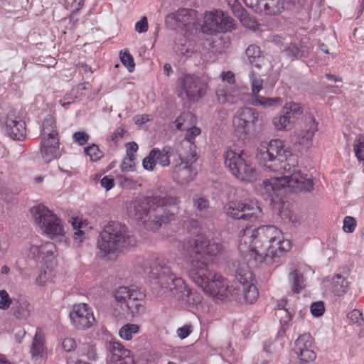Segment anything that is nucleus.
Here are the masks:
<instances>
[{
	"instance_id": "nucleus-1",
	"label": "nucleus",
	"mask_w": 364,
	"mask_h": 364,
	"mask_svg": "<svg viewBox=\"0 0 364 364\" xmlns=\"http://www.w3.org/2000/svg\"><path fill=\"white\" fill-rule=\"evenodd\" d=\"M257 157L267 168L282 175L263 181L261 193L266 199L269 198L272 202L281 199L287 188L295 192H310L314 189L312 177L303 174L296 166V157L283 141L274 139L268 144H261Z\"/></svg>"
},
{
	"instance_id": "nucleus-2",
	"label": "nucleus",
	"mask_w": 364,
	"mask_h": 364,
	"mask_svg": "<svg viewBox=\"0 0 364 364\" xmlns=\"http://www.w3.org/2000/svg\"><path fill=\"white\" fill-rule=\"evenodd\" d=\"M178 202V198L168 195L143 197L134 201L129 213L134 219L143 220L146 229L156 231L175 220Z\"/></svg>"
},
{
	"instance_id": "nucleus-3",
	"label": "nucleus",
	"mask_w": 364,
	"mask_h": 364,
	"mask_svg": "<svg viewBox=\"0 0 364 364\" xmlns=\"http://www.w3.org/2000/svg\"><path fill=\"white\" fill-rule=\"evenodd\" d=\"M235 282L229 287L227 280L220 274L213 273L202 289L213 297L223 299L231 294L235 300L243 304L255 302L259 296L257 288L252 282V274L245 263L238 264L235 271Z\"/></svg>"
},
{
	"instance_id": "nucleus-4",
	"label": "nucleus",
	"mask_w": 364,
	"mask_h": 364,
	"mask_svg": "<svg viewBox=\"0 0 364 364\" xmlns=\"http://www.w3.org/2000/svg\"><path fill=\"white\" fill-rule=\"evenodd\" d=\"M149 267L144 270L151 278L157 279L161 294H168L181 303L195 306L201 302L202 297L197 292H193L184 281L172 272L171 262L164 259H156L152 262H146Z\"/></svg>"
},
{
	"instance_id": "nucleus-5",
	"label": "nucleus",
	"mask_w": 364,
	"mask_h": 364,
	"mask_svg": "<svg viewBox=\"0 0 364 364\" xmlns=\"http://www.w3.org/2000/svg\"><path fill=\"white\" fill-rule=\"evenodd\" d=\"M258 245L257 250L259 258L256 260L266 263L276 262L279 255L291 248L289 240H283L282 234L274 225H262L256 228Z\"/></svg>"
},
{
	"instance_id": "nucleus-6",
	"label": "nucleus",
	"mask_w": 364,
	"mask_h": 364,
	"mask_svg": "<svg viewBox=\"0 0 364 364\" xmlns=\"http://www.w3.org/2000/svg\"><path fill=\"white\" fill-rule=\"evenodd\" d=\"M134 243L135 239L130 235L126 225L111 221L100 232L97 245L100 251L107 255L121 252Z\"/></svg>"
},
{
	"instance_id": "nucleus-7",
	"label": "nucleus",
	"mask_w": 364,
	"mask_h": 364,
	"mask_svg": "<svg viewBox=\"0 0 364 364\" xmlns=\"http://www.w3.org/2000/svg\"><path fill=\"white\" fill-rule=\"evenodd\" d=\"M114 301L127 315L134 316L143 309L145 293L140 288L121 286L113 293Z\"/></svg>"
},
{
	"instance_id": "nucleus-8",
	"label": "nucleus",
	"mask_w": 364,
	"mask_h": 364,
	"mask_svg": "<svg viewBox=\"0 0 364 364\" xmlns=\"http://www.w3.org/2000/svg\"><path fill=\"white\" fill-rule=\"evenodd\" d=\"M223 157L225 166L237 179L245 182H252L257 179L255 168L242 151L238 153L229 149L224 153Z\"/></svg>"
},
{
	"instance_id": "nucleus-9",
	"label": "nucleus",
	"mask_w": 364,
	"mask_h": 364,
	"mask_svg": "<svg viewBox=\"0 0 364 364\" xmlns=\"http://www.w3.org/2000/svg\"><path fill=\"white\" fill-rule=\"evenodd\" d=\"M223 157L225 166L237 179L245 182H252L257 179L255 168L242 151L238 153L229 149L224 153Z\"/></svg>"
},
{
	"instance_id": "nucleus-10",
	"label": "nucleus",
	"mask_w": 364,
	"mask_h": 364,
	"mask_svg": "<svg viewBox=\"0 0 364 364\" xmlns=\"http://www.w3.org/2000/svg\"><path fill=\"white\" fill-rule=\"evenodd\" d=\"M40 150L42 159L46 163H50L60 156L55 119L51 115L46 116L42 124Z\"/></svg>"
},
{
	"instance_id": "nucleus-11",
	"label": "nucleus",
	"mask_w": 364,
	"mask_h": 364,
	"mask_svg": "<svg viewBox=\"0 0 364 364\" xmlns=\"http://www.w3.org/2000/svg\"><path fill=\"white\" fill-rule=\"evenodd\" d=\"M30 212L41 230L50 237L64 235L61 220L43 205L31 208Z\"/></svg>"
},
{
	"instance_id": "nucleus-12",
	"label": "nucleus",
	"mask_w": 364,
	"mask_h": 364,
	"mask_svg": "<svg viewBox=\"0 0 364 364\" xmlns=\"http://www.w3.org/2000/svg\"><path fill=\"white\" fill-rule=\"evenodd\" d=\"M233 28V19L219 10L205 13L200 26L201 31L207 35L231 31Z\"/></svg>"
},
{
	"instance_id": "nucleus-13",
	"label": "nucleus",
	"mask_w": 364,
	"mask_h": 364,
	"mask_svg": "<svg viewBox=\"0 0 364 364\" xmlns=\"http://www.w3.org/2000/svg\"><path fill=\"white\" fill-rule=\"evenodd\" d=\"M180 87L179 96L193 102L202 98L207 91V84L200 77L191 75H185L181 80Z\"/></svg>"
},
{
	"instance_id": "nucleus-14",
	"label": "nucleus",
	"mask_w": 364,
	"mask_h": 364,
	"mask_svg": "<svg viewBox=\"0 0 364 364\" xmlns=\"http://www.w3.org/2000/svg\"><path fill=\"white\" fill-rule=\"evenodd\" d=\"M188 252L196 257L207 261V256H216L223 250L220 242L208 240L203 235H197L193 241L188 242Z\"/></svg>"
},
{
	"instance_id": "nucleus-15",
	"label": "nucleus",
	"mask_w": 364,
	"mask_h": 364,
	"mask_svg": "<svg viewBox=\"0 0 364 364\" xmlns=\"http://www.w3.org/2000/svg\"><path fill=\"white\" fill-rule=\"evenodd\" d=\"M190 255V260L188 264V275L196 285L201 289L204 284L211 279L213 272L209 269L208 262L205 259Z\"/></svg>"
},
{
	"instance_id": "nucleus-16",
	"label": "nucleus",
	"mask_w": 364,
	"mask_h": 364,
	"mask_svg": "<svg viewBox=\"0 0 364 364\" xmlns=\"http://www.w3.org/2000/svg\"><path fill=\"white\" fill-rule=\"evenodd\" d=\"M249 78L251 85L252 100L251 102L253 106H260L262 108L279 107L282 104V99L279 97H266L259 95V92L263 88V80L257 77L254 72H250Z\"/></svg>"
},
{
	"instance_id": "nucleus-17",
	"label": "nucleus",
	"mask_w": 364,
	"mask_h": 364,
	"mask_svg": "<svg viewBox=\"0 0 364 364\" xmlns=\"http://www.w3.org/2000/svg\"><path fill=\"white\" fill-rule=\"evenodd\" d=\"M259 121V113L253 108L240 109L233 119V126L239 134H247L253 131Z\"/></svg>"
},
{
	"instance_id": "nucleus-18",
	"label": "nucleus",
	"mask_w": 364,
	"mask_h": 364,
	"mask_svg": "<svg viewBox=\"0 0 364 364\" xmlns=\"http://www.w3.org/2000/svg\"><path fill=\"white\" fill-rule=\"evenodd\" d=\"M166 23L172 29L184 28L189 31L196 28V12L189 9H178L176 12L166 16Z\"/></svg>"
},
{
	"instance_id": "nucleus-19",
	"label": "nucleus",
	"mask_w": 364,
	"mask_h": 364,
	"mask_svg": "<svg viewBox=\"0 0 364 364\" xmlns=\"http://www.w3.org/2000/svg\"><path fill=\"white\" fill-rule=\"evenodd\" d=\"M245 4L257 14L277 16L285 10L284 0H243Z\"/></svg>"
},
{
	"instance_id": "nucleus-20",
	"label": "nucleus",
	"mask_w": 364,
	"mask_h": 364,
	"mask_svg": "<svg viewBox=\"0 0 364 364\" xmlns=\"http://www.w3.org/2000/svg\"><path fill=\"white\" fill-rule=\"evenodd\" d=\"M70 318L75 328L81 330L90 328L95 321L90 306L85 303L75 305L70 313Z\"/></svg>"
},
{
	"instance_id": "nucleus-21",
	"label": "nucleus",
	"mask_w": 364,
	"mask_h": 364,
	"mask_svg": "<svg viewBox=\"0 0 364 364\" xmlns=\"http://www.w3.org/2000/svg\"><path fill=\"white\" fill-rule=\"evenodd\" d=\"M256 234V228L250 226L241 230L238 235L239 251L244 255H255V259L259 258L257 250L259 249Z\"/></svg>"
},
{
	"instance_id": "nucleus-22",
	"label": "nucleus",
	"mask_w": 364,
	"mask_h": 364,
	"mask_svg": "<svg viewBox=\"0 0 364 364\" xmlns=\"http://www.w3.org/2000/svg\"><path fill=\"white\" fill-rule=\"evenodd\" d=\"M110 364H134L131 352L118 342H110L108 346Z\"/></svg>"
},
{
	"instance_id": "nucleus-23",
	"label": "nucleus",
	"mask_w": 364,
	"mask_h": 364,
	"mask_svg": "<svg viewBox=\"0 0 364 364\" xmlns=\"http://www.w3.org/2000/svg\"><path fill=\"white\" fill-rule=\"evenodd\" d=\"M55 252V245L51 242H46L41 245H33L30 247L31 258L38 262L50 260Z\"/></svg>"
},
{
	"instance_id": "nucleus-24",
	"label": "nucleus",
	"mask_w": 364,
	"mask_h": 364,
	"mask_svg": "<svg viewBox=\"0 0 364 364\" xmlns=\"http://www.w3.org/2000/svg\"><path fill=\"white\" fill-rule=\"evenodd\" d=\"M8 135L14 140L21 141L26 137L25 122L14 115L9 114L6 121Z\"/></svg>"
},
{
	"instance_id": "nucleus-25",
	"label": "nucleus",
	"mask_w": 364,
	"mask_h": 364,
	"mask_svg": "<svg viewBox=\"0 0 364 364\" xmlns=\"http://www.w3.org/2000/svg\"><path fill=\"white\" fill-rule=\"evenodd\" d=\"M306 129L300 132L297 135L296 143L309 148L315 132L317 131V123L313 116L306 118Z\"/></svg>"
},
{
	"instance_id": "nucleus-26",
	"label": "nucleus",
	"mask_w": 364,
	"mask_h": 364,
	"mask_svg": "<svg viewBox=\"0 0 364 364\" xmlns=\"http://www.w3.org/2000/svg\"><path fill=\"white\" fill-rule=\"evenodd\" d=\"M242 203V220L254 222L262 217V211L257 201L245 199Z\"/></svg>"
},
{
	"instance_id": "nucleus-27",
	"label": "nucleus",
	"mask_w": 364,
	"mask_h": 364,
	"mask_svg": "<svg viewBox=\"0 0 364 364\" xmlns=\"http://www.w3.org/2000/svg\"><path fill=\"white\" fill-rule=\"evenodd\" d=\"M196 146L194 143L182 140L176 147V152L182 163L193 164L196 161Z\"/></svg>"
},
{
	"instance_id": "nucleus-28",
	"label": "nucleus",
	"mask_w": 364,
	"mask_h": 364,
	"mask_svg": "<svg viewBox=\"0 0 364 364\" xmlns=\"http://www.w3.org/2000/svg\"><path fill=\"white\" fill-rule=\"evenodd\" d=\"M191 163H182L175 167L174 171L178 182L184 183L193 180L196 172L191 168Z\"/></svg>"
},
{
	"instance_id": "nucleus-29",
	"label": "nucleus",
	"mask_w": 364,
	"mask_h": 364,
	"mask_svg": "<svg viewBox=\"0 0 364 364\" xmlns=\"http://www.w3.org/2000/svg\"><path fill=\"white\" fill-rule=\"evenodd\" d=\"M236 9L237 10L235 16L239 18L245 27L252 30L257 28L259 24L255 17L250 16L242 6H236Z\"/></svg>"
},
{
	"instance_id": "nucleus-30",
	"label": "nucleus",
	"mask_w": 364,
	"mask_h": 364,
	"mask_svg": "<svg viewBox=\"0 0 364 364\" xmlns=\"http://www.w3.org/2000/svg\"><path fill=\"white\" fill-rule=\"evenodd\" d=\"M286 46L283 49L288 55H291L295 58H300L305 56L308 53V48L296 40L294 42L287 43Z\"/></svg>"
},
{
	"instance_id": "nucleus-31",
	"label": "nucleus",
	"mask_w": 364,
	"mask_h": 364,
	"mask_svg": "<svg viewBox=\"0 0 364 364\" xmlns=\"http://www.w3.org/2000/svg\"><path fill=\"white\" fill-rule=\"evenodd\" d=\"M248 62L253 66L260 68L263 62V56L259 46L250 45L245 50Z\"/></svg>"
},
{
	"instance_id": "nucleus-32",
	"label": "nucleus",
	"mask_w": 364,
	"mask_h": 364,
	"mask_svg": "<svg viewBox=\"0 0 364 364\" xmlns=\"http://www.w3.org/2000/svg\"><path fill=\"white\" fill-rule=\"evenodd\" d=\"M349 284V282L344 277L336 274L332 279L331 290L335 295L341 296L347 292Z\"/></svg>"
},
{
	"instance_id": "nucleus-33",
	"label": "nucleus",
	"mask_w": 364,
	"mask_h": 364,
	"mask_svg": "<svg viewBox=\"0 0 364 364\" xmlns=\"http://www.w3.org/2000/svg\"><path fill=\"white\" fill-rule=\"evenodd\" d=\"M288 279L294 293L299 294L305 287L304 277L298 270L291 272Z\"/></svg>"
},
{
	"instance_id": "nucleus-34",
	"label": "nucleus",
	"mask_w": 364,
	"mask_h": 364,
	"mask_svg": "<svg viewBox=\"0 0 364 364\" xmlns=\"http://www.w3.org/2000/svg\"><path fill=\"white\" fill-rule=\"evenodd\" d=\"M152 151H156L154 156L156 164L163 167L168 166L170 164V156L172 154V149L168 146H164L161 150L159 148H154Z\"/></svg>"
},
{
	"instance_id": "nucleus-35",
	"label": "nucleus",
	"mask_w": 364,
	"mask_h": 364,
	"mask_svg": "<svg viewBox=\"0 0 364 364\" xmlns=\"http://www.w3.org/2000/svg\"><path fill=\"white\" fill-rule=\"evenodd\" d=\"M13 315L17 318L26 319L30 315L29 304L27 301H14L11 306Z\"/></svg>"
},
{
	"instance_id": "nucleus-36",
	"label": "nucleus",
	"mask_w": 364,
	"mask_h": 364,
	"mask_svg": "<svg viewBox=\"0 0 364 364\" xmlns=\"http://www.w3.org/2000/svg\"><path fill=\"white\" fill-rule=\"evenodd\" d=\"M306 350H314L313 338L309 333H304L300 336L295 341V353Z\"/></svg>"
},
{
	"instance_id": "nucleus-37",
	"label": "nucleus",
	"mask_w": 364,
	"mask_h": 364,
	"mask_svg": "<svg viewBox=\"0 0 364 364\" xmlns=\"http://www.w3.org/2000/svg\"><path fill=\"white\" fill-rule=\"evenodd\" d=\"M44 335L41 328H38L32 343L31 353L32 357L40 355L43 350Z\"/></svg>"
},
{
	"instance_id": "nucleus-38",
	"label": "nucleus",
	"mask_w": 364,
	"mask_h": 364,
	"mask_svg": "<svg viewBox=\"0 0 364 364\" xmlns=\"http://www.w3.org/2000/svg\"><path fill=\"white\" fill-rule=\"evenodd\" d=\"M242 200L229 202L224 207L225 213L230 218L234 219L242 220Z\"/></svg>"
},
{
	"instance_id": "nucleus-39",
	"label": "nucleus",
	"mask_w": 364,
	"mask_h": 364,
	"mask_svg": "<svg viewBox=\"0 0 364 364\" xmlns=\"http://www.w3.org/2000/svg\"><path fill=\"white\" fill-rule=\"evenodd\" d=\"M77 351L80 355L85 356L90 360H95L97 358L95 346L90 343L80 344Z\"/></svg>"
},
{
	"instance_id": "nucleus-40",
	"label": "nucleus",
	"mask_w": 364,
	"mask_h": 364,
	"mask_svg": "<svg viewBox=\"0 0 364 364\" xmlns=\"http://www.w3.org/2000/svg\"><path fill=\"white\" fill-rule=\"evenodd\" d=\"M139 326L134 323H127L124 325L119 330V336L124 340L129 341L133 336L138 333Z\"/></svg>"
},
{
	"instance_id": "nucleus-41",
	"label": "nucleus",
	"mask_w": 364,
	"mask_h": 364,
	"mask_svg": "<svg viewBox=\"0 0 364 364\" xmlns=\"http://www.w3.org/2000/svg\"><path fill=\"white\" fill-rule=\"evenodd\" d=\"M348 319L350 321L353 325L358 328L360 333L364 331V319L363 318L362 313L357 309H354L350 311L348 315Z\"/></svg>"
},
{
	"instance_id": "nucleus-42",
	"label": "nucleus",
	"mask_w": 364,
	"mask_h": 364,
	"mask_svg": "<svg viewBox=\"0 0 364 364\" xmlns=\"http://www.w3.org/2000/svg\"><path fill=\"white\" fill-rule=\"evenodd\" d=\"M284 109L286 110L285 114L289 116L291 120L301 115L303 113L300 104L294 102H287L284 105Z\"/></svg>"
},
{
	"instance_id": "nucleus-43",
	"label": "nucleus",
	"mask_w": 364,
	"mask_h": 364,
	"mask_svg": "<svg viewBox=\"0 0 364 364\" xmlns=\"http://www.w3.org/2000/svg\"><path fill=\"white\" fill-rule=\"evenodd\" d=\"M353 149L359 161H364V134H358L355 140Z\"/></svg>"
},
{
	"instance_id": "nucleus-44",
	"label": "nucleus",
	"mask_w": 364,
	"mask_h": 364,
	"mask_svg": "<svg viewBox=\"0 0 364 364\" xmlns=\"http://www.w3.org/2000/svg\"><path fill=\"white\" fill-rule=\"evenodd\" d=\"M291 122L292 120L286 114L275 117L272 121L274 127L278 130L288 129Z\"/></svg>"
},
{
	"instance_id": "nucleus-45",
	"label": "nucleus",
	"mask_w": 364,
	"mask_h": 364,
	"mask_svg": "<svg viewBox=\"0 0 364 364\" xmlns=\"http://www.w3.org/2000/svg\"><path fill=\"white\" fill-rule=\"evenodd\" d=\"M299 358V364H314L316 358L314 350H306L295 353Z\"/></svg>"
},
{
	"instance_id": "nucleus-46",
	"label": "nucleus",
	"mask_w": 364,
	"mask_h": 364,
	"mask_svg": "<svg viewBox=\"0 0 364 364\" xmlns=\"http://www.w3.org/2000/svg\"><path fill=\"white\" fill-rule=\"evenodd\" d=\"M119 58L122 63L127 68L129 72H133L135 68V63L129 50L127 49L122 50L119 53Z\"/></svg>"
},
{
	"instance_id": "nucleus-47",
	"label": "nucleus",
	"mask_w": 364,
	"mask_h": 364,
	"mask_svg": "<svg viewBox=\"0 0 364 364\" xmlns=\"http://www.w3.org/2000/svg\"><path fill=\"white\" fill-rule=\"evenodd\" d=\"M193 206L200 213L205 214L209 208V201L203 197H194Z\"/></svg>"
},
{
	"instance_id": "nucleus-48",
	"label": "nucleus",
	"mask_w": 364,
	"mask_h": 364,
	"mask_svg": "<svg viewBox=\"0 0 364 364\" xmlns=\"http://www.w3.org/2000/svg\"><path fill=\"white\" fill-rule=\"evenodd\" d=\"M85 152L90 156L91 161H97L103 156L102 152L100 150L98 146L92 144L84 149Z\"/></svg>"
},
{
	"instance_id": "nucleus-49",
	"label": "nucleus",
	"mask_w": 364,
	"mask_h": 364,
	"mask_svg": "<svg viewBox=\"0 0 364 364\" xmlns=\"http://www.w3.org/2000/svg\"><path fill=\"white\" fill-rule=\"evenodd\" d=\"M78 89L85 90L86 89L85 85L82 84L79 85L76 89H73L69 93H67L63 100H60V103L63 107H65L67 105H70L74 102L75 99L77 97L76 93Z\"/></svg>"
},
{
	"instance_id": "nucleus-50",
	"label": "nucleus",
	"mask_w": 364,
	"mask_h": 364,
	"mask_svg": "<svg viewBox=\"0 0 364 364\" xmlns=\"http://www.w3.org/2000/svg\"><path fill=\"white\" fill-rule=\"evenodd\" d=\"M156 154V151H150L149 155L145 157L143 160V167L147 171H153L156 164V159H154V155Z\"/></svg>"
},
{
	"instance_id": "nucleus-51",
	"label": "nucleus",
	"mask_w": 364,
	"mask_h": 364,
	"mask_svg": "<svg viewBox=\"0 0 364 364\" xmlns=\"http://www.w3.org/2000/svg\"><path fill=\"white\" fill-rule=\"evenodd\" d=\"M13 303L8 292L6 290H0V309H8Z\"/></svg>"
},
{
	"instance_id": "nucleus-52",
	"label": "nucleus",
	"mask_w": 364,
	"mask_h": 364,
	"mask_svg": "<svg viewBox=\"0 0 364 364\" xmlns=\"http://www.w3.org/2000/svg\"><path fill=\"white\" fill-rule=\"evenodd\" d=\"M216 93L220 103H233L235 101L234 96L223 89L218 90Z\"/></svg>"
},
{
	"instance_id": "nucleus-53",
	"label": "nucleus",
	"mask_w": 364,
	"mask_h": 364,
	"mask_svg": "<svg viewBox=\"0 0 364 364\" xmlns=\"http://www.w3.org/2000/svg\"><path fill=\"white\" fill-rule=\"evenodd\" d=\"M134 154H128V156L124 158L122 164H121V170L123 172H127L132 171L134 166Z\"/></svg>"
},
{
	"instance_id": "nucleus-54",
	"label": "nucleus",
	"mask_w": 364,
	"mask_h": 364,
	"mask_svg": "<svg viewBox=\"0 0 364 364\" xmlns=\"http://www.w3.org/2000/svg\"><path fill=\"white\" fill-rule=\"evenodd\" d=\"M357 223L355 219L351 216H346L343 220V229L346 232L351 233L354 231Z\"/></svg>"
},
{
	"instance_id": "nucleus-55",
	"label": "nucleus",
	"mask_w": 364,
	"mask_h": 364,
	"mask_svg": "<svg viewBox=\"0 0 364 364\" xmlns=\"http://www.w3.org/2000/svg\"><path fill=\"white\" fill-rule=\"evenodd\" d=\"M310 311L312 315L318 317L323 315L325 307L323 301H317L313 303L310 306Z\"/></svg>"
},
{
	"instance_id": "nucleus-56",
	"label": "nucleus",
	"mask_w": 364,
	"mask_h": 364,
	"mask_svg": "<svg viewBox=\"0 0 364 364\" xmlns=\"http://www.w3.org/2000/svg\"><path fill=\"white\" fill-rule=\"evenodd\" d=\"M200 129L196 127H192L188 129L183 141H188L189 142L194 143L195 138L200 134Z\"/></svg>"
},
{
	"instance_id": "nucleus-57",
	"label": "nucleus",
	"mask_w": 364,
	"mask_h": 364,
	"mask_svg": "<svg viewBox=\"0 0 364 364\" xmlns=\"http://www.w3.org/2000/svg\"><path fill=\"white\" fill-rule=\"evenodd\" d=\"M192 325L186 324L177 329V335L181 339H185L192 333Z\"/></svg>"
},
{
	"instance_id": "nucleus-58",
	"label": "nucleus",
	"mask_w": 364,
	"mask_h": 364,
	"mask_svg": "<svg viewBox=\"0 0 364 364\" xmlns=\"http://www.w3.org/2000/svg\"><path fill=\"white\" fill-rule=\"evenodd\" d=\"M73 137L74 141L80 145L85 144L89 139V135L85 132H77L73 134Z\"/></svg>"
},
{
	"instance_id": "nucleus-59",
	"label": "nucleus",
	"mask_w": 364,
	"mask_h": 364,
	"mask_svg": "<svg viewBox=\"0 0 364 364\" xmlns=\"http://www.w3.org/2000/svg\"><path fill=\"white\" fill-rule=\"evenodd\" d=\"M193 114L191 112H185L181 114L178 118L174 121V124L177 129L181 130L183 129V123L186 119L191 118Z\"/></svg>"
},
{
	"instance_id": "nucleus-60",
	"label": "nucleus",
	"mask_w": 364,
	"mask_h": 364,
	"mask_svg": "<svg viewBox=\"0 0 364 364\" xmlns=\"http://www.w3.org/2000/svg\"><path fill=\"white\" fill-rule=\"evenodd\" d=\"M135 30L138 33H144L148 30V22L146 17L144 16L135 24Z\"/></svg>"
},
{
	"instance_id": "nucleus-61",
	"label": "nucleus",
	"mask_w": 364,
	"mask_h": 364,
	"mask_svg": "<svg viewBox=\"0 0 364 364\" xmlns=\"http://www.w3.org/2000/svg\"><path fill=\"white\" fill-rule=\"evenodd\" d=\"M62 346L67 352H70L75 349L76 343L74 339L71 338H66L63 341Z\"/></svg>"
},
{
	"instance_id": "nucleus-62",
	"label": "nucleus",
	"mask_w": 364,
	"mask_h": 364,
	"mask_svg": "<svg viewBox=\"0 0 364 364\" xmlns=\"http://www.w3.org/2000/svg\"><path fill=\"white\" fill-rule=\"evenodd\" d=\"M71 224L72 226L73 227V229L76 230L74 233V239L75 240H79V241L81 242L82 240L79 238V237L82 235V231L80 230L82 225L81 223H78L76 218H73Z\"/></svg>"
},
{
	"instance_id": "nucleus-63",
	"label": "nucleus",
	"mask_w": 364,
	"mask_h": 364,
	"mask_svg": "<svg viewBox=\"0 0 364 364\" xmlns=\"http://www.w3.org/2000/svg\"><path fill=\"white\" fill-rule=\"evenodd\" d=\"M101 186L107 191L110 190L114 186V179L112 176H106L101 179Z\"/></svg>"
},
{
	"instance_id": "nucleus-64",
	"label": "nucleus",
	"mask_w": 364,
	"mask_h": 364,
	"mask_svg": "<svg viewBox=\"0 0 364 364\" xmlns=\"http://www.w3.org/2000/svg\"><path fill=\"white\" fill-rule=\"evenodd\" d=\"M126 131L121 127L116 129L114 132L109 136L110 140L117 142L119 139L122 138Z\"/></svg>"
}]
</instances>
